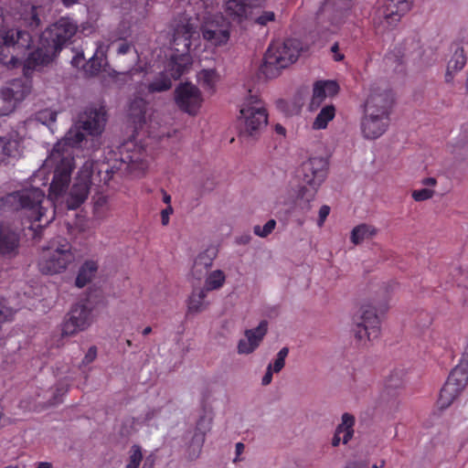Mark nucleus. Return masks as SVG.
I'll return each instance as SVG.
<instances>
[{
  "label": "nucleus",
  "mask_w": 468,
  "mask_h": 468,
  "mask_svg": "<svg viewBox=\"0 0 468 468\" xmlns=\"http://www.w3.org/2000/svg\"><path fill=\"white\" fill-rule=\"evenodd\" d=\"M106 110L101 106L87 107L79 115V120L58 141L45 160V166L54 169L49 186V195L58 197L67 189L71 172L75 166L74 149L87 144L86 135L100 136L106 124Z\"/></svg>",
  "instance_id": "obj_1"
},
{
  "label": "nucleus",
  "mask_w": 468,
  "mask_h": 468,
  "mask_svg": "<svg viewBox=\"0 0 468 468\" xmlns=\"http://www.w3.org/2000/svg\"><path fill=\"white\" fill-rule=\"evenodd\" d=\"M45 192L37 186L24 187L0 198V209L4 212H21L31 223L33 238L39 239L42 229L55 219V209L43 206Z\"/></svg>",
  "instance_id": "obj_2"
},
{
  "label": "nucleus",
  "mask_w": 468,
  "mask_h": 468,
  "mask_svg": "<svg viewBox=\"0 0 468 468\" xmlns=\"http://www.w3.org/2000/svg\"><path fill=\"white\" fill-rule=\"evenodd\" d=\"M118 169L105 162L87 160L78 172L66 204L69 209H77L88 198L91 184L108 185Z\"/></svg>",
  "instance_id": "obj_3"
},
{
  "label": "nucleus",
  "mask_w": 468,
  "mask_h": 468,
  "mask_svg": "<svg viewBox=\"0 0 468 468\" xmlns=\"http://www.w3.org/2000/svg\"><path fill=\"white\" fill-rule=\"evenodd\" d=\"M328 174V162L324 157H311L302 163L297 170V177L303 183L297 191L298 207L309 211L310 203L315 198L316 193L325 181Z\"/></svg>",
  "instance_id": "obj_4"
},
{
  "label": "nucleus",
  "mask_w": 468,
  "mask_h": 468,
  "mask_svg": "<svg viewBox=\"0 0 468 468\" xmlns=\"http://www.w3.org/2000/svg\"><path fill=\"white\" fill-rule=\"evenodd\" d=\"M76 261L72 244L65 237L51 239L42 248L37 260L38 271L45 275H57L65 272Z\"/></svg>",
  "instance_id": "obj_5"
},
{
  "label": "nucleus",
  "mask_w": 468,
  "mask_h": 468,
  "mask_svg": "<svg viewBox=\"0 0 468 468\" xmlns=\"http://www.w3.org/2000/svg\"><path fill=\"white\" fill-rule=\"evenodd\" d=\"M299 40L293 38L271 42L264 56L262 73L269 79L278 77L283 69L298 59L301 52Z\"/></svg>",
  "instance_id": "obj_6"
},
{
  "label": "nucleus",
  "mask_w": 468,
  "mask_h": 468,
  "mask_svg": "<svg viewBox=\"0 0 468 468\" xmlns=\"http://www.w3.org/2000/svg\"><path fill=\"white\" fill-rule=\"evenodd\" d=\"M239 137L256 140L268 124V112L258 95H250L242 103L239 116Z\"/></svg>",
  "instance_id": "obj_7"
},
{
  "label": "nucleus",
  "mask_w": 468,
  "mask_h": 468,
  "mask_svg": "<svg viewBox=\"0 0 468 468\" xmlns=\"http://www.w3.org/2000/svg\"><path fill=\"white\" fill-rule=\"evenodd\" d=\"M1 38L0 63L8 69L18 67L31 47V35L25 30L11 28L2 33Z\"/></svg>",
  "instance_id": "obj_8"
},
{
  "label": "nucleus",
  "mask_w": 468,
  "mask_h": 468,
  "mask_svg": "<svg viewBox=\"0 0 468 468\" xmlns=\"http://www.w3.org/2000/svg\"><path fill=\"white\" fill-rule=\"evenodd\" d=\"M354 335L358 344L367 346L380 335V320L371 304H363L354 316Z\"/></svg>",
  "instance_id": "obj_9"
},
{
  "label": "nucleus",
  "mask_w": 468,
  "mask_h": 468,
  "mask_svg": "<svg viewBox=\"0 0 468 468\" xmlns=\"http://www.w3.org/2000/svg\"><path fill=\"white\" fill-rule=\"evenodd\" d=\"M412 5L413 0H384L375 12L374 25L384 30L393 29Z\"/></svg>",
  "instance_id": "obj_10"
},
{
  "label": "nucleus",
  "mask_w": 468,
  "mask_h": 468,
  "mask_svg": "<svg viewBox=\"0 0 468 468\" xmlns=\"http://www.w3.org/2000/svg\"><path fill=\"white\" fill-rule=\"evenodd\" d=\"M32 90V81L27 78L13 80L0 89V117L12 113Z\"/></svg>",
  "instance_id": "obj_11"
},
{
  "label": "nucleus",
  "mask_w": 468,
  "mask_h": 468,
  "mask_svg": "<svg viewBox=\"0 0 468 468\" xmlns=\"http://www.w3.org/2000/svg\"><path fill=\"white\" fill-rule=\"evenodd\" d=\"M468 384V373L463 367H455L441 389L438 399L440 409H447L460 396Z\"/></svg>",
  "instance_id": "obj_12"
},
{
  "label": "nucleus",
  "mask_w": 468,
  "mask_h": 468,
  "mask_svg": "<svg viewBox=\"0 0 468 468\" xmlns=\"http://www.w3.org/2000/svg\"><path fill=\"white\" fill-rule=\"evenodd\" d=\"M376 110L372 105L368 106L367 112H364L361 119L360 129L362 135L367 140H375L383 135L389 126L390 114L375 113Z\"/></svg>",
  "instance_id": "obj_13"
},
{
  "label": "nucleus",
  "mask_w": 468,
  "mask_h": 468,
  "mask_svg": "<svg viewBox=\"0 0 468 468\" xmlns=\"http://www.w3.org/2000/svg\"><path fill=\"white\" fill-rule=\"evenodd\" d=\"M175 101L177 107L189 115H196L203 102L199 89L192 83L186 82L175 90Z\"/></svg>",
  "instance_id": "obj_14"
},
{
  "label": "nucleus",
  "mask_w": 468,
  "mask_h": 468,
  "mask_svg": "<svg viewBox=\"0 0 468 468\" xmlns=\"http://www.w3.org/2000/svg\"><path fill=\"white\" fill-rule=\"evenodd\" d=\"M92 323L91 309L83 303L74 305L62 324L63 335H73L86 330Z\"/></svg>",
  "instance_id": "obj_15"
},
{
  "label": "nucleus",
  "mask_w": 468,
  "mask_h": 468,
  "mask_svg": "<svg viewBox=\"0 0 468 468\" xmlns=\"http://www.w3.org/2000/svg\"><path fill=\"white\" fill-rule=\"evenodd\" d=\"M264 5L265 0H226L224 7L232 21L242 23L250 19L256 9Z\"/></svg>",
  "instance_id": "obj_16"
},
{
  "label": "nucleus",
  "mask_w": 468,
  "mask_h": 468,
  "mask_svg": "<svg viewBox=\"0 0 468 468\" xmlns=\"http://www.w3.org/2000/svg\"><path fill=\"white\" fill-rule=\"evenodd\" d=\"M77 28V25L71 19L61 17L45 32V37L51 41L55 49H61L76 34Z\"/></svg>",
  "instance_id": "obj_17"
},
{
  "label": "nucleus",
  "mask_w": 468,
  "mask_h": 468,
  "mask_svg": "<svg viewBox=\"0 0 468 468\" xmlns=\"http://www.w3.org/2000/svg\"><path fill=\"white\" fill-rule=\"evenodd\" d=\"M268 321L262 320L257 327L245 330V337L239 339L238 343V353L241 355H249L254 352L266 335L268 332Z\"/></svg>",
  "instance_id": "obj_18"
},
{
  "label": "nucleus",
  "mask_w": 468,
  "mask_h": 468,
  "mask_svg": "<svg viewBox=\"0 0 468 468\" xmlns=\"http://www.w3.org/2000/svg\"><path fill=\"white\" fill-rule=\"evenodd\" d=\"M393 103L394 96L391 90L372 86L364 104V112H367L368 106L372 105L376 110L375 113L390 114Z\"/></svg>",
  "instance_id": "obj_19"
},
{
  "label": "nucleus",
  "mask_w": 468,
  "mask_h": 468,
  "mask_svg": "<svg viewBox=\"0 0 468 468\" xmlns=\"http://www.w3.org/2000/svg\"><path fill=\"white\" fill-rule=\"evenodd\" d=\"M420 45L416 37H409L404 41L394 48V49L387 56L388 62L404 63L407 58L420 56Z\"/></svg>",
  "instance_id": "obj_20"
},
{
  "label": "nucleus",
  "mask_w": 468,
  "mask_h": 468,
  "mask_svg": "<svg viewBox=\"0 0 468 468\" xmlns=\"http://www.w3.org/2000/svg\"><path fill=\"white\" fill-rule=\"evenodd\" d=\"M189 50L190 48H186V47H183L181 50L175 48L166 66V71L170 74L171 78L175 80L179 79L192 64Z\"/></svg>",
  "instance_id": "obj_21"
},
{
  "label": "nucleus",
  "mask_w": 468,
  "mask_h": 468,
  "mask_svg": "<svg viewBox=\"0 0 468 468\" xmlns=\"http://www.w3.org/2000/svg\"><path fill=\"white\" fill-rule=\"evenodd\" d=\"M338 91L339 85L335 80L316 81L314 84L310 108L312 110L317 109L326 98L334 97Z\"/></svg>",
  "instance_id": "obj_22"
},
{
  "label": "nucleus",
  "mask_w": 468,
  "mask_h": 468,
  "mask_svg": "<svg viewBox=\"0 0 468 468\" xmlns=\"http://www.w3.org/2000/svg\"><path fill=\"white\" fill-rule=\"evenodd\" d=\"M463 41H455L452 44V48L454 49V52L451 58V59L448 62L447 65V70L445 74V80L447 82L452 81L453 79V75L463 69V68L466 64V55L463 46Z\"/></svg>",
  "instance_id": "obj_23"
},
{
  "label": "nucleus",
  "mask_w": 468,
  "mask_h": 468,
  "mask_svg": "<svg viewBox=\"0 0 468 468\" xmlns=\"http://www.w3.org/2000/svg\"><path fill=\"white\" fill-rule=\"evenodd\" d=\"M196 33V27L186 17L179 20L174 27L173 43L175 46L180 44L186 48L191 47V38Z\"/></svg>",
  "instance_id": "obj_24"
},
{
  "label": "nucleus",
  "mask_w": 468,
  "mask_h": 468,
  "mask_svg": "<svg viewBox=\"0 0 468 468\" xmlns=\"http://www.w3.org/2000/svg\"><path fill=\"white\" fill-rule=\"evenodd\" d=\"M50 60L51 57L49 54L42 48H37L30 52L23 63L25 78L28 79L27 76L30 74V71L39 69L40 68L48 65Z\"/></svg>",
  "instance_id": "obj_25"
},
{
  "label": "nucleus",
  "mask_w": 468,
  "mask_h": 468,
  "mask_svg": "<svg viewBox=\"0 0 468 468\" xmlns=\"http://www.w3.org/2000/svg\"><path fill=\"white\" fill-rule=\"evenodd\" d=\"M171 88V78L166 72H160L150 83H141L138 92L142 95H148L166 91Z\"/></svg>",
  "instance_id": "obj_26"
},
{
  "label": "nucleus",
  "mask_w": 468,
  "mask_h": 468,
  "mask_svg": "<svg viewBox=\"0 0 468 468\" xmlns=\"http://www.w3.org/2000/svg\"><path fill=\"white\" fill-rule=\"evenodd\" d=\"M19 247V235L5 228L0 229V253L15 256Z\"/></svg>",
  "instance_id": "obj_27"
},
{
  "label": "nucleus",
  "mask_w": 468,
  "mask_h": 468,
  "mask_svg": "<svg viewBox=\"0 0 468 468\" xmlns=\"http://www.w3.org/2000/svg\"><path fill=\"white\" fill-rule=\"evenodd\" d=\"M99 269V263L94 260L85 261L80 267L75 284L79 288H83L90 283L95 277Z\"/></svg>",
  "instance_id": "obj_28"
},
{
  "label": "nucleus",
  "mask_w": 468,
  "mask_h": 468,
  "mask_svg": "<svg viewBox=\"0 0 468 468\" xmlns=\"http://www.w3.org/2000/svg\"><path fill=\"white\" fill-rule=\"evenodd\" d=\"M127 152L122 154V161L127 164V169L131 172L144 173L147 168V162L144 158V153L141 149L129 153V148L126 146Z\"/></svg>",
  "instance_id": "obj_29"
},
{
  "label": "nucleus",
  "mask_w": 468,
  "mask_h": 468,
  "mask_svg": "<svg viewBox=\"0 0 468 468\" xmlns=\"http://www.w3.org/2000/svg\"><path fill=\"white\" fill-rule=\"evenodd\" d=\"M209 430L210 422H207L205 418H201L197 424L194 435L190 442V449L193 450L195 457H197L200 453L206 440V434Z\"/></svg>",
  "instance_id": "obj_30"
},
{
  "label": "nucleus",
  "mask_w": 468,
  "mask_h": 468,
  "mask_svg": "<svg viewBox=\"0 0 468 468\" xmlns=\"http://www.w3.org/2000/svg\"><path fill=\"white\" fill-rule=\"evenodd\" d=\"M207 291L203 288L194 290L186 301L187 314H196L203 312L208 305L205 301Z\"/></svg>",
  "instance_id": "obj_31"
},
{
  "label": "nucleus",
  "mask_w": 468,
  "mask_h": 468,
  "mask_svg": "<svg viewBox=\"0 0 468 468\" xmlns=\"http://www.w3.org/2000/svg\"><path fill=\"white\" fill-rule=\"evenodd\" d=\"M85 58L82 52H78L71 59V64L75 68H83L85 72L90 76L99 73L101 68V61L96 58V53L89 59L88 62L84 63Z\"/></svg>",
  "instance_id": "obj_32"
},
{
  "label": "nucleus",
  "mask_w": 468,
  "mask_h": 468,
  "mask_svg": "<svg viewBox=\"0 0 468 468\" xmlns=\"http://www.w3.org/2000/svg\"><path fill=\"white\" fill-rule=\"evenodd\" d=\"M355 417L350 413H344L335 432L343 436V443L346 444L354 435Z\"/></svg>",
  "instance_id": "obj_33"
},
{
  "label": "nucleus",
  "mask_w": 468,
  "mask_h": 468,
  "mask_svg": "<svg viewBox=\"0 0 468 468\" xmlns=\"http://www.w3.org/2000/svg\"><path fill=\"white\" fill-rule=\"evenodd\" d=\"M201 32L203 38L209 41L214 46L227 44L230 37L229 29H209L203 27Z\"/></svg>",
  "instance_id": "obj_34"
},
{
  "label": "nucleus",
  "mask_w": 468,
  "mask_h": 468,
  "mask_svg": "<svg viewBox=\"0 0 468 468\" xmlns=\"http://www.w3.org/2000/svg\"><path fill=\"white\" fill-rule=\"evenodd\" d=\"M376 234L377 229L375 227L368 224H360L352 229L350 239L355 245H357Z\"/></svg>",
  "instance_id": "obj_35"
},
{
  "label": "nucleus",
  "mask_w": 468,
  "mask_h": 468,
  "mask_svg": "<svg viewBox=\"0 0 468 468\" xmlns=\"http://www.w3.org/2000/svg\"><path fill=\"white\" fill-rule=\"evenodd\" d=\"M335 116V108L333 104L325 105L321 109L316 118L313 122V128L315 130H322L326 128L328 122Z\"/></svg>",
  "instance_id": "obj_36"
},
{
  "label": "nucleus",
  "mask_w": 468,
  "mask_h": 468,
  "mask_svg": "<svg viewBox=\"0 0 468 468\" xmlns=\"http://www.w3.org/2000/svg\"><path fill=\"white\" fill-rule=\"evenodd\" d=\"M40 11V6L30 5L28 9H26L25 12L21 14L23 24L32 30L37 29L41 24L39 17Z\"/></svg>",
  "instance_id": "obj_37"
},
{
  "label": "nucleus",
  "mask_w": 468,
  "mask_h": 468,
  "mask_svg": "<svg viewBox=\"0 0 468 468\" xmlns=\"http://www.w3.org/2000/svg\"><path fill=\"white\" fill-rule=\"evenodd\" d=\"M197 78L203 89L211 92L214 91L215 85L218 80L216 69H202L197 73Z\"/></svg>",
  "instance_id": "obj_38"
},
{
  "label": "nucleus",
  "mask_w": 468,
  "mask_h": 468,
  "mask_svg": "<svg viewBox=\"0 0 468 468\" xmlns=\"http://www.w3.org/2000/svg\"><path fill=\"white\" fill-rule=\"evenodd\" d=\"M226 282V275L221 270L210 271L205 279V289L207 292L220 289Z\"/></svg>",
  "instance_id": "obj_39"
},
{
  "label": "nucleus",
  "mask_w": 468,
  "mask_h": 468,
  "mask_svg": "<svg viewBox=\"0 0 468 468\" xmlns=\"http://www.w3.org/2000/svg\"><path fill=\"white\" fill-rule=\"evenodd\" d=\"M17 146V141L7 137H0V165L4 164L8 157L16 155Z\"/></svg>",
  "instance_id": "obj_40"
},
{
  "label": "nucleus",
  "mask_w": 468,
  "mask_h": 468,
  "mask_svg": "<svg viewBox=\"0 0 468 468\" xmlns=\"http://www.w3.org/2000/svg\"><path fill=\"white\" fill-rule=\"evenodd\" d=\"M58 112L50 109H45L36 113V120L47 125L51 132H53V125L57 121Z\"/></svg>",
  "instance_id": "obj_41"
},
{
  "label": "nucleus",
  "mask_w": 468,
  "mask_h": 468,
  "mask_svg": "<svg viewBox=\"0 0 468 468\" xmlns=\"http://www.w3.org/2000/svg\"><path fill=\"white\" fill-rule=\"evenodd\" d=\"M214 258L209 255L208 251H203L197 255L194 261L193 272H199L201 274L202 270H207L213 264Z\"/></svg>",
  "instance_id": "obj_42"
},
{
  "label": "nucleus",
  "mask_w": 468,
  "mask_h": 468,
  "mask_svg": "<svg viewBox=\"0 0 468 468\" xmlns=\"http://www.w3.org/2000/svg\"><path fill=\"white\" fill-rule=\"evenodd\" d=\"M16 311L8 305L5 298L0 297V324L13 320Z\"/></svg>",
  "instance_id": "obj_43"
},
{
  "label": "nucleus",
  "mask_w": 468,
  "mask_h": 468,
  "mask_svg": "<svg viewBox=\"0 0 468 468\" xmlns=\"http://www.w3.org/2000/svg\"><path fill=\"white\" fill-rule=\"evenodd\" d=\"M143 460L141 447L139 445H133L130 450V456L125 468H139Z\"/></svg>",
  "instance_id": "obj_44"
},
{
  "label": "nucleus",
  "mask_w": 468,
  "mask_h": 468,
  "mask_svg": "<svg viewBox=\"0 0 468 468\" xmlns=\"http://www.w3.org/2000/svg\"><path fill=\"white\" fill-rule=\"evenodd\" d=\"M289 354V348L284 346L277 354L276 358L271 364V368L274 373H279L285 365V359Z\"/></svg>",
  "instance_id": "obj_45"
},
{
  "label": "nucleus",
  "mask_w": 468,
  "mask_h": 468,
  "mask_svg": "<svg viewBox=\"0 0 468 468\" xmlns=\"http://www.w3.org/2000/svg\"><path fill=\"white\" fill-rule=\"evenodd\" d=\"M107 197L104 196L99 197L93 205V213L97 218H103L106 216Z\"/></svg>",
  "instance_id": "obj_46"
},
{
  "label": "nucleus",
  "mask_w": 468,
  "mask_h": 468,
  "mask_svg": "<svg viewBox=\"0 0 468 468\" xmlns=\"http://www.w3.org/2000/svg\"><path fill=\"white\" fill-rule=\"evenodd\" d=\"M276 227V221L274 219L268 220L263 227L259 225L254 226L253 232L255 235L261 238H266L270 235Z\"/></svg>",
  "instance_id": "obj_47"
},
{
  "label": "nucleus",
  "mask_w": 468,
  "mask_h": 468,
  "mask_svg": "<svg viewBox=\"0 0 468 468\" xmlns=\"http://www.w3.org/2000/svg\"><path fill=\"white\" fill-rule=\"evenodd\" d=\"M135 107L139 108L138 113H133L131 112V115L134 118V122H144V108H145V102L143 100H135L131 103L130 110L133 111Z\"/></svg>",
  "instance_id": "obj_48"
},
{
  "label": "nucleus",
  "mask_w": 468,
  "mask_h": 468,
  "mask_svg": "<svg viewBox=\"0 0 468 468\" xmlns=\"http://www.w3.org/2000/svg\"><path fill=\"white\" fill-rule=\"evenodd\" d=\"M434 191L429 188H422L414 190L412 192V197L415 201H425L433 197Z\"/></svg>",
  "instance_id": "obj_49"
},
{
  "label": "nucleus",
  "mask_w": 468,
  "mask_h": 468,
  "mask_svg": "<svg viewBox=\"0 0 468 468\" xmlns=\"http://www.w3.org/2000/svg\"><path fill=\"white\" fill-rule=\"evenodd\" d=\"M275 14L272 11H264L259 16L255 22L261 26H266L269 22L274 21Z\"/></svg>",
  "instance_id": "obj_50"
},
{
  "label": "nucleus",
  "mask_w": 468,
  "mask_h": 468,
  "mask_svg": "<svg viewBox=\"0 0 468 468\" xmlns=\"http://www.w3.org/2000/svg\"><path fill=\"white\" fill-rule=\"evenodd\" d=\"M330 207L327 206V205H323L320 209H319V218H318V221H317V225L319 227H322L326 219V218L328 217L329 213H330Z\"/></svg>",
  "instance_id": "obj_51"
},
{
  "label": "nucleus",
  "mask_w": 468,
  "mask_h": 468,
  "mask_svg": "<svg viewBox=\"0 0 468 468\" xmlns=\"http://www.w3.org/2000/svg\"><path fill=\"white\" fill-rule=\"evenodd\" d=\"M97 356V348L96 346H92L89 348L88 352L84 356V358L82 360V364L88 365L95 360Z\"/></svg>",
  "instance_id": "obj_52"
},
{
  "label": "nucleus",
  "mask_w": 468,
  "mask_h": 468,
  "mask_svg": "<svg viewBox=\"0 0 468 468\" xmlns=\"http://www.w3.org/2000/svg\"><path fill=\"white\" fill-rule=\"evenodd\" d=\"M173 207L172 206H167L165 209L161 211V220L162 225L166 226L169 223V217L171 214H173Z\"/></svg>",
  "instance_id": "obj_53"
},
{
  "label": "nucleus",
  "mask_w": 468,
  "mask_h": 468,
  "mask_svg": "<svg viewBox=\"0 0 468 468\" xmlns=\"http://www.w3.org/2000/svg\"><path fill=\"white\" fill-rule=\"evenodd\" d=\"M273 373L274 372L272 371L271 364H269L267 367L266 372L261 379V384L263 386H267V385L271 384V382L272 380Z\"/></svg>",
  "instance_id": "obj_54"
},
{
  "label": "nucleus",
  "mask_w": 468,
  "mask_h": 468,
  "mask_svg": "<svg viewBox=\"0 0 468 468\" xmlns=\"http://www.w3.org/2000/svg\"><path fill=\"white\" fill-rule=\"evenodd\" d=\"M245 450V445L242 442H237L235 445V457L233 459V463H237L240 462L242 459L240 458V455L243 453Z\"/></svg>",
  "instance_id": "obj_55"
},
{
  "label": "nucleus",
  "mask_w": 468,
  "mask_h": 468,
  "mask_svg": "<svg viewBox=\"0 0 468 468\" xmlns=\"http://www.w3.org/2000/svg\"><path fill=\"white\" fill-rule=\"evenodd\" d=\"M159 413H160V409H155V408L149 409L145 412V414L144 416V419H143V421L144 422H149L150 420L154 419Z\"/></svg>",
  "instance_id": "obj_56"
},
{
  "label": "nucleus",
  "mask_w": 468,
  "mask_h": 468,
  "mask_svg": "<svg viewBox=\"0 0 468 468\" xmlns=\"http://www.w3.org/2000/svg\"><path fill=\"white\" fill-rule=\"evenodd\" d=\"M68 391L67 388H65L64 386H58L56 388V392L57 394L54 396L52 401L50 402L51 405H55V404H58L60 402V400L58 399V396H62L64 395L66 392Z\"/></svg>",
  "instance_id": "obj_57"
},
{
  "label": "nucleus",
  "mask_w": 468,
  "mask_h": 468,
  "mask_svg": "<svg viewBox=\"0 0 468 468\" xmlns=\"http://www.w3.org/2000/svg\"><path fill=\"white\" fill-rule=\"evenodd\" d=\"M331 52L334 54V60H335V61H341L345 58V56L339 52L338 43H335L331 47Z\"/></svg>",
  "instance_id": "obj_58"
},
{
  "label": "nucleus",
  "mask_w": 468,
  "mask_h": 468,
  "mask_svg": "<svg viewBox=\"0 0 468 468\" xmlns=\"http://www.w3.org/2000/svg\"><path fill=\"white\" fill-rule=\"evenodd\" d=\"M131 49V45L128 44V43H122L119 48H118V54L119 55H124L126 53H128Z\"/></svg>",
  "instance_id": "obj_59"
},
{
  "label": "nucleus",
  "mask_w": 468,
  "mask_h": 468,
  "mask_svg": "<svg viewBox=\"0 0 468 468\" xmlns=\"http://www.w3.org/2000/svg\"><path fill=\"white\" fill-rule=\"evenodd\" d=\"M341 442H343V436L335 432L331 441L332 446L337 447Z\"/></svg>",
  "instance_id": "obj_60"
},
{
  "label": "nucleus",
  "mask_w": 468,
  "mask_h": 468,
  "mask_svg": "<svg viewBox=\"0 0 468 468\" xmlns=\"http://www.w3.org/2000/svg\"><path fill=\"white\" fill-rule=\"evenodd\" d=\"M422 185L434 186L436 185V179L434 177H426L421 181Z\"/></svg>",
  "instance_id": "obj_61"
},
{
  "label": "nucleus",
  "mask_w": 468,
  "mask_h": 468,
  "mask_svg": "<svg viewBox=\"0 0 468 468\" xmlns=\"http://www.w3.org/2000/svg\"><path fill=\"white\" fill-rule=\"evenodd\" d=\"M162 194H163V201L164 203L167 204V206H171L170 203H171V196L165 192V190H162Z\"/></svg>",
  "instance_id": "obj_62"
},
{
  "label": "nucleus",
  "mask_w": 468,
  "mask_h": 468,
  "mask_svg": "<svg viewBox=\"0 0 468 468\" xmlns=\"http://www.w3.org/2000/svg\"><path fill=\"white\" fill-rule=\"evenodd\" d=\"M37 468H53L52 464L48 462H40L37 463Z\"/></svg>",
  "instance_id": "obj_63"
},
{
  "label": "nucleus",
  "mask_w": 468,
  "mask_h": 468,
  "mask_svg": "<svg viewBox=\"0 0 468 468\" xmlns=\"http://www.w3.org/2000/svg\"><path fill=\"white\" fill-rule=\"evenodd\" d=\"M275 131L279 134H285V128L282 126L281 124H277L275 126Z\"/></svg>",
  "instance_id": "obj_64"
}]
</instances>
